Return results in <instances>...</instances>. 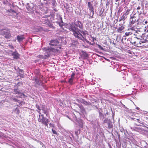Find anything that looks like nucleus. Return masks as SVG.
Wrapping results in <instances>:
<instances>
[{
  "instance_id": "48",
  "label": "nucleus",
  "mask_w": 148,
  "mask_h": 148,
  "mask_svg": "<svg viewBox=\"0 0 148 148\" xmlns=\"http://www.w3.org/2000/svg\"><path fill=\"white\" fill-rule=\"evenodd\" d=\"M133 34L134 36H136L137 35L136 34H134V33Z\"/></svg>"
},
{
  "instance_id": "26",
  "label": "nucleus",
  "mask_w": 148,
  "mask_h": 148,
  "mask_svg": "<svg viewBox=\"0 0 148 148\" xmlns=\"http://www.w3.org/2000/svg\"><path fill=\"white\" fill-rule=\"evenodd\" d=\"M124 27L122 26L118 28L117 29L118 32H121V31L124 29Z\"/></svg>"
},
{
  "instance_id": "45",
  "label": "nucleus",
  "mask_w": 148,
  "mask_h": 148,
  "mask_svg": "<svg viewBox=\"0 0 148 148\" xmlns=\"http://www.w3.org/2000/svg\"><path fill=\"white\" fill-rule=\"evenodd\" d=\"M102 58H104L105 59V60H106L107 61H109V60L106 59L105 58H104L103 56H102Z\"/></svg>"
},
{
  "instance_id": "51",
  "label": "nucleus",
  "mask_w": 148,
  "mask_h": 148,
  "mask_svg": "<svg viewBox=\"0 0 148 148\" xmlns=\"http://www.w3.org/2000/svg\"><path fill=\"white\" fill-rule=\"evenodd\" d=\"M136 38H137L138 39L139 38H138L137 37H135Z\"/></svg>"
},
{
  "instance_id": "17",
  "label": "nucleus",
  "mask_w": 148,
  "mask_h": 148,
  "mask_svg": "<svg viewBox=\"0 0 148 148\" xmlns=\"http://www.w3.org/2000/svg\"><path fill=\"white\" fill-rule=\"evenodd\" d=\"M71 75V77L69 79V82L71 84H72L73 80L75 79L74 75Z\"/></svg>"
},
{
  "instance_id": "23",
  "label": "nucleus",
  "mask_w": 148,
  "mask_h": 148,
  "mask_svg": "<svg viewBox=\"0 0 148 148\" xmlns=\"http://www.w3.org/2000/svg\"><path fill=\"white\" fill-rule=\"evenodd\" d=\"M127 17V16H126V15L123 14L121 17V18L119 19V21H124Z\"/></svg>"
},
{
  "instance_id": "3",
  "label": "nucleus",
  "mask_w": 148,
  "mask_h": 148,
  "mask_svg": "<svg viewBox=\"0 0 148 148\" xmlns=\"http://www.w3.org/2000/svg\"><path fill=\"white\" fill-rule=\"evenodd\" d=\"M0 34L3 36L6 39L10 38L11 37L10 31L9 30L7 29L0 30Z\"/></svg>"
},
{
  "instance_id": "15",
  "label": "nucleus",
  "mask_w": 148,
  "mask_h": 148,
  "mask_svg": "<svg viewBox=\"0 0 148 148\" xmlns=\"http://www.w3.org/2000/svg\"><path fill=\"white\" fill-rule=\"evenodd\" d=\"M104 45H102V54H103V51H107L108 50V46L107 44H104Z\"/></svg>"
},
{
  "instance_id": "46",
  "label": "nucleus",
  "mask_w": 148,
  "mask_h": 148,
  "mask_svg": "<svg viewBox=\"0 0 148 148\" xmlns=\"http://www.w3.org/2000/svg\"><path fill=\"white\" fill-rule=\"evenodd\" d=\"M144 23H145L146 24V23H148V22H147V21H145L144 22Z\"/></svg>"
},
{
  "instance_id": "14",
  "label": "nucleus",
  "mask_w": 148,
  "mask_h": 148,
  "mask_svg": "<svg viewBox=\"0 0 148 148\" xmlns=\"http://www.w3.org/2000/svg\"><path fill=\"white\" fill-rule=\"evenodd\" d=\"M143 8L141 9V7L140 6H138L136 10H138L137 12L138 14L139 15L141 14H142L143 12Z\"/></svg>"
},
{
  "instance_id": "7",
  "label": "nucleus",
  "mask_w": 148,
  "mask_h": 148,
  "mask_svg": "<svg viewBox=\"0 0 148 148\" xmlns=\"http://www.w3.org/2000/svg\"><path fill=\"white\" fill-rule=\"evenodd\" d=\"M136 14H135L131 16L130 19V23L131 24H133L135 22H137L139 19L135 16Z\"/></svg>"
},
{
  "instance_id": "39",
  "label": "nucleus",
  "mask_w": 148,
  "mask_h": 148,
  "mask_svg": "<svg viewBox=\"0 0 148 148\" xmlns=\"http://www.w3.org/2000/svg\"><path fill=\"white\" fill-rule=\"evenodd\" d=\"M97 45L99 47L100 49H102V47L100 45L97 44Z\"/></svg>"
},
{
  "instance_id": "32",
  "label": "nucleus",
  "mask_w": 148,
  "mask_h": 148,
  "mask_svg": "<svg viewBox=\"0 0 148 148\" xmlns=\"http://www.w3.org/2000/svg\"><path fill=\"white\" fill-rule=\"evenodd\" d=\"M49 126L50 127H55V125L54 124L51 123H49Z\"/></svg>"
},
{
  "instance_id": "44",
  "label": "nucleus",
  "mask_w": 148,
  "mask_h": 148,
  "mask_svg": "<svg viewBox=\"0 0 148 148\" xmlns=\"http://www.w3.org/2000/svg\"><path fill=\"white\" fill-rule=\"evenodd\" d=\"M11 11L12 12H14V13L16 12L14 10H12Z\"/></svg>"
},
{
  "instance_id": "38",
  "label": "nucleus",
  "mask_w": 148,
  "mask_h": 148,
  "mask_svg": "<svg viewBox=\"0 0 148 148\" xmlns=\"http://www.w3.org/2000/svg\"><path fill=\"white\" fill-rule=\"evenodd\" d=\"M9 46L10 48L13 49H14V47L12 45H9Z\"/></svg>"
},
{
  "instance_id": "20",
  "label": "nucleus",
  "mask_w": 148,
  "mask_h": 148,
  "mask_svg": "<svg viewBox=\"0 0 148 148\" xmlns=\"http://www.w3.org/2000/svg\"><path fill=\"white\" fill-rule=\"evenodd\" d=\"M77 105H78V106L82 112H84L85 111V109L82 105H79L78 104H77Z\"/></svg>"
},
{
  "instance_id": "25",
  "label": "nucleus",
  "mask_w": 148,
  "mask_h": 148,
  "mask_svg": "<svg viewBox=\"0 0 148 148\" xmlns=\"http://www.w3.org/2000/svg\"><path fill=\"white\" fill-rule=\"evenodd\" d=\"M133 34V32H126L125 33V35L126 36H128L132 34Z\"/></svg>"
},
{
  "instance_id": "43",
  "label": "nucleus",
  "mask_w": 148,
  "mask_h": 148,
  "mask_svg": "<svg viewBox=\"0 0 148 148\" xmlns=\"http://www.w3.org/2000/svg\"><path fill=\"white\" fill-rule=\"evenodd\" d=\"M84 103L85 104H88V102L86 101H84Z\"/></svg>"
},
{
  "instance_id": "8",
  "label": "nucleus",
  "mask_w": 148,
  "mask_h": 148,
  "mask_svg": "<svg viewBox=\"0 0 148 148\" xmlns=\"http://www.w3.org/2000/svg\"><path fill=\"white\" fill-rule=\"evenodd\" d=\"M103 122L104 123H107L108 125V128L110 129L113 127L112 122L110 121V119H106L104 120Z\"/></svg>"
},
{
  "instance_id": "27",
  "label": "nucleus",
  "mask_w": 148,
  "mask_h": 148,
  "mask_svg": "<svg viewBox=\"0 0 148 148\" xmlns=\"http://www.w3.org/2000/svg\"><path fill=\"white\" fill-rule=\"evenodd\" d=\"M38 76L37 77H38V79H41V80L42 81V80L43 79V77L42 76V75H37Z\"/></svg>"
},
{
  "instance_id": "1",
  "label": "nucleus",
  "mask_w": 148,
  "mask_h": 148,
  "mask_svg": "<svg viewBox=\"0 0 148 148\" xmlns=\"http://www.w3.org/2000/svg\"><path fill=\"white\" fill-rule=\"evenodd\" d=\"M83 27V26L81 23L80 21H77L74 24L72 23L70 24L69 29L70 31L73 32V34L76 38L81 39L82 37H83L82 34L79 32V29L78 27L82 29Z\"/></svg>"
},
{
  "instance_id": "52",
  "label": "nucleus",
  "mask_w": 148,
  "mask_h": 148,
  "mask_svg": "<svg viewBox=\"0 0 148 148\" xmlns=\"http://www.w3.org/2000/svg\"><path fill=\"white\" fill-rule=\"evenodd\" d=\"M113 44H114V45H115V44L114 42H113Z\"/></svg>"
},
{
  "instance_id": "22",
  "label": "nucleus",
  "mask_w": 148,
  "mask_h": 148,
  "mask_svg": "<svg viewBox=\"0 0 148 148\" xmlns=\"http://www.w3.org/2000/svg\"><path fill=\"white\" fill-rule=\"evenodd\" d=\"M137 120L138 123H139L142 125L143 124V120L142 119L140 118H138V119H137Z\"/></svg>"
},
{
  "instance_id": "55",
  "label": "nucleus",
  "mask_w": 148,
  "mask_h": 148,
  "mask_svg": "<svg viewBox=\"0 0 148 148\" xmlns=\"http://www.w3.org/2000/svg\"><path fill=\"white\" fill-rule=\"evenodd\" d=\"M106 113H107V111L106 112Z\"/></svg>"
},
{
  "instance_id": "13",
  "label": "nucleus",
  "mask_w": 148,
  "mask_h": 148,
  "mask_svg": "<svg viewBox=\"0 0 148 148\" xmlns=\"http://www.w3.org/2000/svg\"><path fill=\"white\" fill-rule=\"evenodd\" d=\"M102 40H104V41H102L103 44H107V42L109 41V38L107 36H104L103 37Z\"/></svg>"
},
{
  "instance_id": "12",
  "label": "nucleus",
  "mask_w": 148,
  "mask_h": 148,
  "mask_svg": "<svg viewBox=\"0 0 148 148\" xmlns=\"http://www.w3.org/2000/svg\"><path fill=\"white\" fill-rule=\"evenodd\" d=\"M81 56L83 58L86 59L88 57V54L86 52L82 51Z\"/></svg>"
},
{
  "instance_id": "6",
  "label": "nucleus",
  "mask_w": 148,
  "mask_h": 148,
  "mask_svg": "<svg viewBox=\"0 0 148 148\" xmlns=\"http://www.w3.org/2000/svg\"><path fill=\"white\" fill-rule=\"evenodd\" d=\"M33 80L35 82L34 86L36 87H38L39 86L42 82L41 79H38V77L34 78L33 79Z\"/></svg>"
},
{
  "instance_id": "40",
  "label": "nucleus",
  "mask_w": 148,
  "mask_h": 148,
  "mask_svg": "<svg viewBox=\"0 0 148 148\" xmlns=\"http://www.w3.org/2000/svg\"><path fill=\"white\" fill-rule=\"evenodd\" d=\"M8 1H3V3L4 4H5L7 3V2H8Z\"/></svg>"
},
{
  "instance_id": "2",
  "label": "nucleus",
  "mask_w": 148,
  "mask_h": 148,
  "mask_svg": "<svg viewBox=\"0 0 148 148\" xmlns=\"http://www.w3.org/2000/svg\"><path fill=\"white\" fill-rule=\"evenodd\" d=\"M38 121L39 122H40L45 126H48L49 120L48 119H47L46 117H45L43 114L41 113L39 115V117L38 119Z\"/></svg>"
},
{
  "instance_id": "16",
  "label": "nucleus",
  "mask_w": 148,
  "mask_h": 148,
  "mask_svg": "<svg viewBox=\"0 0 148 148\" xmlns=\"http://www.w3.org/2000/svg\"><path fill=\"white\" fill-rule=\"evenodd\" d=\"M55 48H51V49L50 50V51L52 52H54L55 53H57L58 51H60V49H59L58 48H57V46L55 47Z\"/></svg>"
},
{
  "instance_id": "18",
  "label": "nucleus",
  "mask_w": 148,
  "mask_h": 148,
  "mask_svg": "<svg viewBox=\"0 0 148 148\" xmlns=\"http://www.w3.org/2000/svg\"><path fill=\"white\" fill-rule=\"evenodd\" d=\"M36 107L37 108L36 111H37L39 113L41 114L40 111L41 110V107H40L39 105L36 104Z\"/></svg>"
},
{
  "instance_id": "24",
  "label": "nucleus",
  "mask_w": 148,
  "mask_h": 148,
  "mask_svg": "<svg viewBox=\"0 0 148 148\" xmlns=\"http://www.w3.org/2000/svg\"><path fill=\"white\" fill-rule=\"evenodd\" d=\"M51 49V48H50L48 47H45L43 49L44 51H48L49 52H51L50 51Z\"/></svg>"
},
{
  "instance_id": "10",
  "label": "nucleus",
  "mask_w": 148,
  "mask_h": 148,
  "mask_svg": "<svg viewBox=\"0 0 148 148\" xmlns=\"http://www.w3.org/2000/svg\"><path fill=\"white\" fill-rule=\"evenodd\" d=\"M11 55L13 56L14 59H17L19 58V54L16 51L12 52L11 53Z\"/></svg>"
},
{
  "instance_id": "9",
  "label": "nucleus",
  "mask_w": 148,
  "mask_h": 148,
  "mask_svg": "<svg viewBox=\"0 0 148 148\" xmlns=\"http://www.w3.org/2000/svg\"><path fill=\"white\" fill-rule=\"evenodd\" d=\"M41 109L43 111V113L45 114L46 116H47L48 113V111L47 108L46 107L45 105H42Z\"/></svg>"
},
{
  "instance_id": "49",
  "label": "nucleus",
  "mask_w": 148,
  "mask_h": 148,
  "mask_svg": "<svg viewBox=\"0 0 148 148\" xmlns=\"http://www.w3.org/2000/svg\"><path fill=\"white\" fill-rule=\"evenodd\" d=\"M44 1H47V0H43Z\"/></svg>"
},
{
  "instance_id": "28",
  "label": "nucleus",
  "mask_w": 148,
  "mask_h": 148,
  "mask_svg": "<svg viewBox=\"0 0 148 148\" xmlns=\"http://www.w3.org/2000/svg\"><path fill=\"white\" fill-rule=\"evenodd\" d=\"M51 130H52V131L53 133V134H56V135H58V133L56 130H54L53 129H52Z\"/></svg>"
},
{
  "instance_id": "34",
  "label": "nucleus",
  "mask_w": 148,
  "mask_h": 148,
  "mask_svg": "<svg viewBox=\"0 0 148 148\" xmlns=\"http://www.w3.org/2000/svg\"><path fill=\"white\" fill-rule=\"evenodd\" d=\"M131 119H132L133 120H134V121L135 120V119L137 120V119H138V117H136L135 118L132 117L131 118Z\"/></svg>"
},
{
  "instance_id": "54",
  "label": "nucleus",
  "mask_w": 148,
  "mask_h": 148,
  "mask_svg": "<svg viewBox=\"0 0 148 148\" xmlns=\"http://www.w3.org/2000/svg\"><path fill=\"white\" fill-rule=\"evenodd\" d=\"M138 44H137V46H138Z\"/></svg>"
},
{
  "instance_id": "19",
  "label": "nucleus",
  "mask_w": 148,
  "mask_h": 148,
  "mask_svg": "<svg viewBox=\"0 0 148 148\" xmlns=\"http://www.w3.org/2000/svg\"><path fill=\"white\" fill-rule=\"evenodd\" d=\"M49 56V55L48 54V55H45L44 57L42 55H39V57L41 59H46L47 57H48Z\"/></svg>"
},
{
  "instance_id": "35",
  "label": "nucleus",
  "mask_w": 148,
  "mask_h": 148,
  "mask_svg": "<svg viewBox=\"0 0 148 148\" xmlns=\"http://www.w3.org/2000/svg\"><path fill=\"white\" fill-rule=\"evenodd\" d=\"M87 42L88 44H89L90 45H93L94 44V43L92 44L91 42H90L88 41H87Z\"/></svg>"
},
{
  "instance_id": "11",
  "label": "nucleus",
  "mask_w": 148,
  "mask_h": 148,
  "mask_svg": "<svg viewBox=\"0 0 148 148\" xmlns=\"http://www.w3.org/2000/svg\"><path fill=\"white\" fill-rule=\"evenodd\" d=\"M17 39L18 41L20 42L21 41H22L25 38L24 37V36L23 35H18L17 36Z\"/></svg>"
},
{
  "instance_id": "47",
  "label": "nucleus",
  "mask_w": 148,
  "mask_h": 148,
  "mask_svg": "<svg viewBox=\"0 0 148 148\" xmlns=\"http://www.w3.org/2000/svg\"><path fill=\"white\" fill-rule=\"evenodd\" d=\"M136 109L137 110H139V108H138V107H137L136 108Z\"/></svg>"
},
{
  "instance_id": "36",
  "label": "nucleus",
  "mask_w": 148,
  "mask_h": 148,
  "mask_svg": "<svg viewBox=\"0 0 148 148\" xmlns=\"http://www.w3.org/2000/svg\"><path fill=\"white\" fill-rule=\"evenodd\" d=\"M91 38H92V42H94L93 43H94V41L95 40H96V38H94V37H92Z\"/></svg>"
},
{
  "instance_id": "4",
  "label": "nucleus",
  "mask_w": 148,
  "mask_h": 148,
  "mask_svg": "<svg viewBox=\"0 0 148 148\" xmlns=\"http://www.w3.org/2000/svg\"><path fill=\"white\" fill-rule=\"evenodd\" d=\"M88 8H89L90 13L89 14V18H93V16L94 14V9L92 6V4L90 2H88Z\"/></svg>"
},
{
  "instance_id": "21",
  "label": "nucleus",
  "mask_w": 148,
  "mask_h": 148,
  "mask_svg": "<svg viewBox=\"0 0 148 148\" xmlns=\"http://www.w3.org/2000/svg\"><path fill=\"white\" fill-rule=\"evenodd\" d=\"M14 94H22L23 95H24L22 93L20 92V91L19 90L17 89H14Z\"/></svg>"
},
{
  "instance_id": "53",
  "label": "nucleus",
  "mask_w": 148,
  "mask_h": 148,
  "mask_svg": "<svg viewBox=\"0 0 148 148\" xmlns=\"http://www.w3.org/2000/svg\"><path fill=\"white\" fill-rule=\"evenodd\" d=\"M118 4H119V3H118Z\"/></svg>"
},
{
  "instance_id": "31",
  "label": "nucleus",
  "mask_w": 148,
  "mask_h": 148,
  "mask_svg": "<svg viewBox=\"0 0 148 148\" xmlns=\"http://www.w3.org/2000/svg\"><path fill=\"white\" fill-rule=\"evenodd\" d=\"M13 100L16 102H19V100H18L15 98H14L12 99Z\"/></svg>"
},
{
  "instance_id": "41",
  "label": "nucleus",
  "mask_w": 148,
  "mask_h": 148,
  "mask_svg": "<svg viewBox=\"0 0 148 148\" xmlns=\"http://www.w3.org/2000/svg\"><path fill=\"white\" fill-rule=\"evenodd\" d=\"M79 126H80V127L82 128L83 127V123H82L81 124H80L79 125Z\"/></svg>"
},
{
  "instance_id": "5",
  "label": "nucleus",
  "mask_w": 148,
  "mask_h": 148,
  "mask_svg": "<svg viewBox=\"0 0 148 148\" xmlns=\"http://www.w3.org/2000/svg\"><path fill=\"white\" fill-rule=\"evenodd\" d=\"M59 42L57 40H51L50 41L49 45L51 46H57V48H58L60 49H61V47L59 45Z\"/></svg>"
},
{
  "instance_id": "30",
  "label": "nucleus",
  "mask_w": 148,
  "mask_h": 148,
  "mask_svg": "<svg viewBox=\"0 0 148 148\" xmlns=\"http://www.w3.org/2000/svg\"><path fill=\"white\" fill-rule=\"evenodd\" d=\"M146 42H147V41H145V39L144 40H143V41H140L139 42V44L141 45V43H143Z\"/></svg>"
},
{
  "instance_id": "33",
  "label": "nucleus",
  "mask_w": 148,
  "mask_h": 148,
  "mask_svg": "<svg viewBox=\"0 0 148 148\" xmlns=\"http://www.w3.org/2000/svg\"><path fill=\"white\" fill-rule=\"evenodd\" d=\"M129 14V11L128 10V9L127 11L125 12V13L124 14L125 15H126V16L127 15H128Z\"/></svg>"
},
{
  "instance_id": "37",
  "label": "nucleus",
  "mask_w": 148,
  "mask_h": 148,
  "mask_svg": "<svg viewBox=\"0 0 148 148\" xmlns=\"http://www.w3.org/2000/svg\"><path fill=\"white\" fill-rule=\"evenodd\" d=\"M145 41L148 42V34L147 35L146 38H145Z\"/></svg>"
},
{
  "instance_id": "29",
  "label": "nucleus",
  "mask_w": 148,
  "mask_h": 148,
  "mask_svg": "<svg viewBox=\"0 0 148 148\" xmlns=\"http://www.w3.org/2000/svg\"><path fill=\"white\" fill-rule=\"evenodd\" d=\"M131 29L133 31H135L137 34H139V32H140L139 31H137V30H135L134 27H132L131 28Z\"/></svg>"
},
{
  "instance_id": "42",
  "label": "nucleus",
  "mask_w": 148,
  "mask_h": 148,
  "mask_svg": "<svg viewBox=\"0 0 148 148\" xmlns=\"http://www.w3.org/2000/svg\"><path fill=\"white\" fill-rule=\"evenodd\" d=\"M132 44H133L135 45V44L136 43V41H134L133 42H130Z\"/></svg>"
},
{
  "instance_id": "50",
  "label": "nucleus",
  "mask_w": 148,
  "mask_h": 148,
  "mask_svg": "<svg viewBox=\"0 0 148 148\" xmlns=\"http://www.w3.org/2000/svg\"><path fill=\"white\" fill-rule=\"evenodd\" d=\"M118 0H115V1H116V2H117V1H118Z\"/></svg>"
}]
</instances>
